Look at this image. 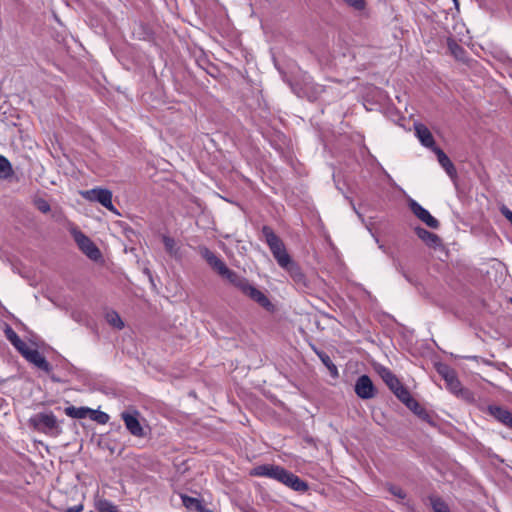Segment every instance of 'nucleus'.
Returning a JSON list of instances; mask_svg holds the SVG:
<instances>
[{
  "label": "nucleus",
  "instance_id": "nucleus-9",
  "mask_svg": "<svg viewBox=\"0 0 512 512\" xmlns=\"http://www.w3.org/2000/svg\"><path fill=\"white\" fill-rule=\"evenodd\" d=\"M410 209L413 212V214L420 219L422 222H424L428 227L432 229H438L440 226L439 221L434 218L428 210H426L424 207H422L419 203H417L414 200H411Z\"/></svg>",
  "mask_w": 512,
  "mask_h": 512
},
{
  "label": "nucleus",
  "instance_id": "nucleus-14",
  "mask_svg": "<svg viewBox=\"0 0 512 512\" xmlns=\"http://www.w3.org/2000/svg\"><path fill=\"white\" fill-rule=\"evenodd\" d=\"M487 410L497 421L512 429V412L498 405H489Z\"/></svg>",
  "mask_w": 512,
  "mask_h": 512
},
{
  "label": "nucleus",
  "instance_id": "nucleus-37",
  "mask_svg": "<svg viewBox=\"0 0 512 512\" xmlns=\"http://www.w3.org/2000/svg\"><path fill=\"white\" fill-rule=\"evenodd\" d=\"M456 57H458V54H460V51H454Z\"/></svg>",
  "mask_w": 512,
  "mask_h": 512
},
{
  "label": "nucleus",
  "instance_id": "nucleus-12",
  "mask_svg": "<svg viewBox=\"0 0 512 512\" xmlns=\"http://www.w3.org/2000/svg\"><path fill=\"white\" fill-rule=\"evenodd\" d=\"M284 270L288 272L299 290L306 291L310 288V283L306 275L303 273L297 263L293 261L291 265H289V267L285 268Z\"/></svg>",
  "mask_w": 512,
  "mask_h": 512
},
{
  "label": "nucleus",
  "instance_id": "nucleus-34",
  "mask_svg": "<svg viewBox=\"0 0 512 512\" xmlns=\"http://www.w3.org/2000/svg\"><path fill=\"white\" fill-rule=\"evenodd\" d=\"M84 509V506L82 504H78L72 507H68L65 512H82Z\"/></svg>",
  "mask_w": 512,
  "mask_h": 512
},
{
  "label": "nucleus",
  "instance_id": "nucleus-4",
  "mask_svg": "<svg viewBox=\"0 0 512 512\" xmlns=\"http://www.w3.org/2000/svg\"><path fill=\"white\" fill-rule=\"evenodd\" d=\"M70 233L73 236L74 241L76 242L78 248L91 260L98 261L101 257V251L99 248L93 243V241L86 236L82 231H80L77 227L73 226L70 229Z\"/></svg>",
  "mask_w": 512,
  "mask_h": 512
},
{
  "label": "nucleus",
  "instance_id": "nucleus-36",
  "mask_svg": "<svg viewBox=\"0 0 512 512\" xmlns=\"http://www.w3.org/2000/svg\"><path fill=\"white\" fill-rule=\"evenodd\" d=\"M455 51H460L462 53L463 49L460 46L456 45V50Z\"/></svg>",
  "mask_w": 512,
  "mask_h": 512
},
{
  "label": "nucleus",
  "instance_id": "nucleus-2",
  "mask_svg": "<svg viewBox=\"0 0 512 512\" xmlns=\"http://www.w3.org/2000/svg\"><path fill=\"white\" fill-rule=\"evenodd\" d=\"M262 234L265 238L266 244L268 245L278 265L283 269L289 267L293 260L288 254L283 241L275 234L273 229L269 226L265 225L262 227Z\"/></svg>",
  "mask_w": 512,
  "mask_h": 512
},
{
  "label": "nucleus",
  "instance_id": "nucleus-7",
  "mask_svg": "<svg viewBox=\"0 0 512 512\" xmlns=\"http://www.w3.org/2000/svg\"><path fill=\"white\" fill-rule=\"evenodd\" d=\"M139 416L140 413L137 410L123 411L121 413V419L129 433L134 437L143 438L146 436V433L139 421Z\"/></svg>",
  "mask_w": 512,
  "mask_h": 512
},
{
  "label": "nucleus",
  "instance_id": "nucleus-10",
  "mask_svg": "<svg viewBox=\"0 0 512 512\" xmlns=\"http://www.w3.org/2000/svg\"><path fill=\"white\" fill-rule=\"evenodd\" d=\"M355 393L361 399H371L375 396V387L367 375H361L355 383Z\"/></svg>",
  "mask_w": 512,
  "mask_h": 512
},
{
  "label": "nucleus",
  "instance_id": "nucleus-19",
  "mask_svg": "<svg viewBox=\"0 0 512 512\" xmlns=\"http://www.w3.org/2000/svg\"><path fill=\"white\" fill-rule=\"evenodd\" d=\"M182 503L185 508L192 512H213L206 508L203 502L197 498H193L187 495H181Z\"/></svg>",
  "mask_w": 512,
  "mask_h": 512
},
{
  "label": "nucleus",
  "instance_id": "nucleus-26",
  "mask_svg": "<svg viewBox=\"0 0 512 512\" xmlns=\"http://www.w3.org/2000/svg\"><path fill=\"white\" fill-rule=\"evenodd\" d=\"M96 508L98 512H119L117 506L106 499L99 500L96 504Z\"/></svg>",
  "mask_w": 512,
  "mask_h": 512
},
{
  "label": "nucleus",
  "instance_id": "nucleus-27",
  "mask_svg": "<svg viewBox=\"0 0 512 512\" xmlns=\"http://www.w3.org/2000/svg\"><path fill=\"white\" fill-rule=\"evenodd\" d=\"M430 503L434 512H450L447 504L439 497H430Z\"/></svg>",
  "mask_w": 512,
  "mask_h": 512
},
{
  "label": "nucleus",
  "instance_id": "nucleus-28",
  "mask_svg": "<svg viewBox=\"0 0 512 512\" xmlns=\"http://www.w3.org/2000/svg\"><path fill=\"white\" fill-rule=\"evenodd\" d=\"M89 417L91 420L99 424H106L109 421V415L102 411L93 410L90 408Z\"/></svg>",
  "mask_w": 512,
  "mask_h": 512
},
{
  "label": "nucleus",
  "instance_id": "nucleus-11",
  "mask_svg": "<svg viewBox=\"0 0 512 512\" xmlns=\"http://www.w3.org/2000/svg\"><path fill=\"white\" fill-rule=\"evenodd\" d=\"M27 361L34 364L37 368L49 373L52 370L50 363L35 348L30 346L21 354Z\"/></svg>",
  "mask_w": 512,
  "mask_h": 512
},
{
  "label": "nucleus",
  "instance_id": "nucleus-1",
  "mask_svg": "<svg viewBox=\"0 0 512 512\" xmlns=\"http://www.w3.org/2000/svg\"><path fill=\"white\" fill-rule=\"evenodd\" d=\"M199 254L207 262V264L216 272L219 276L226 279L231 285L237 288L242 294L256 302L262 308L269 312L275 310V306L269 300V298L260 291L257 287L252 285L250 281L239 275L234 270L227 267L225 262L218 257L213 251L206 246L199 247Z\"/></svg>",
  "mask_w": 512,
  "mask_h": 512
},
{
  "label": "nucleus",
  "instance_id": "nucleus-25",
  "mask_svg": "<svg viewBox=\"0 0 512 512\" xmlns=\"http://www.w3.org/2000/svg\"><path fill=\"white\" fill-rule=\"evenodd\" d=\"M107 322L113 326L121 330L124 327V322L122 321L120 315L116 311H110L106 314Z\"/></svg>",
  "mask_w": 512,
  "mask_h": 512
},
{
  "label": "nucleus",
  "instance_id": "nucleus-13",
  "mask_svg": "<svg viewBox=\"0 0 512 512\" xmlns=\"http://www.w3.org/2000/svg\"><path fill=\"white\" fill-rule=\"evenodd\" d=\"M438 372L443 376V378L446 381L448 389L452 393L458 394L462 391L461 383L456 377L454 370H452L446 365H443L438 368Z\"/></svg>",
  "mask_w": 512,
  "mask_h": 512
},
{
  "label": "nucleus",
  "instance_id": "nucleus-18",
  "mask_svg": "<svg viewBox=\"0 0 512 512\" xmlns=\"http://www.w3.org/2000/svg\"><path fill=\"white\" fill-rule=\"evenodd\" d=\"M432 151L436 154L439 164L443 167L446 173L450 177H453L456 174V169L452 161L445 154V152L439 147H433Z\"/></svg>",
  "mask_w": 512,
  "mask_h": 512
},
{
  "label": "nucleus",
  "instance_id": "nucleus-16",
  "mask_svg": "<svg viewBox=\"0 0 512 512\" xmlns=\"http://www.w3.org/2000/svg\"><path fill=\"white\" fill-rule=\"evenodd\" d=\"M403 404H405V406L410 409L414 414H416L420 419L428 422V423H432V418L430 416V414L428 413V411L423 408L417 400H415L412 395L406 399Z\"/></svg>",
  "mask_w": 512,
  "mask_h": 512
},
{
  "label": "nucleus",
  "instance_id": "nucleus-21",
  "mask_svg": "<svg viewBox=\"0 0 512 512\" xmlns=\"http://www.w3.org/2000/svg\"><path fill=\"white\" fill-rule=\"evenodd\" d=\"M64 412L71 418L84 419L89 416L90 408L69 406L65 408Z\"/></svg>",
  "mask_w": 512,
  "mask_h": 512
},
{
  "label": "nucleus",
  "instance_id": "nucleus-29",
  "mask_svg": "<svg viewBox=\"0 0 512 512\" xmlns=\"http://www.w3.org/2000/svg\"><path fill=\"white\" fill-rule=\"evenodd\" d=\"M290 488L296 492L304 493L308 491L309 486L307 482H305L304 480L297 476V478L294 479L292 486Z\"/></svg>",
  "mask_w": 512,
  "mask_h": 512
},
{
  "label": "nucleus",
  "instance_id": "nucleus-6",
  "mask_svg": "<svg viewBox=\"0 0 512 512\" xmlns=\"http://www.w3.org/2000/svg\"><path fill=\"white\" fill-rule=\"evenodd\" d=\"M81 195L88 201L98 202L109 211L119 214L112 203V192L104 188H93L81 191Z\"/></svg>",
  "mask_w": 512,
  "mask_h": 512
},
{
  "label": "nucleus",
  "instance_id": "nucleus-20",
  "mask_svg": "<svg viewBox=\"0 0 512 512\" xmlns=\"http://www.w3.org/2000/svg\"><path fill=\"white\" fill-rule=\"evenodd\" d=\"M415 233L422 241L431 247L437 246L440 242L438 235L426 230L425 228L416 227Z\"/></svg>",
  "mask_w": 512,
  "mask_h": 512
},
{
  "label": "nucleus",
  "instance_id": "nucleus-23",
  "mask_svg": "<svg viewBox=\"0 0 512 512\" xmlns=\"http://www.w3.org/2000/svg\"><path fill=\"white\" fill-rule=\"evenodd\" d=\"M313 349L316 352V354L318 355V357L320 358L321 362L329 369L331 374L337 375L338 374L337 367L332 362V360L329 357V355L327 353L323 352V351L317 350L316 348H313Z\"/></svg>",
  "mask_w": 512,
  "mask_h": 512
},
{
  "label": "nucleus",
  "instance_id": "nucleus-22",
  "mask_svg": "<svg viewBox=\"0 0 512 512\" xmlns=\"http://www.w3.org/2000/svg\"><path fill=\"white\" fill-rule=\"evenodd\" d=\"M162 242L164 244L165 251L172 257H179V246L177 245L174 238L163 235Z\"/></svg>",
  "mask_w": 512,
  "mask_h": 512
},
{
  "label": "nucleus",
  "instance_id": "nucleus-8",
  "mask_svg": "<svg viewBox=\"0 0 512 512\" xmlns=\"http://www.w3.org/2000/svg\"><path fill=\"white\" fill-rule=\"evenodd\" d=\"M284 471L285 468L281 466L273 464H263L254 467L251 470L250 475L257 477H267L280 482Z\"/></svg>",
  "mask_w": 512,
  "mask_h": 512
},
{
  "label": "nucleus",
  "instance_id": "nucleus-31",
  "mask_svg": "<svg viewBox=\"0 0 512 512\" xmlns=\"http://www.w3.org/2000/svg\"><path fill=\"white\" fill-rule=\"evenodd\" d=\"M35 206L42 213H48L51 210L50 204L42 198L35 200Z\"/></svg>",
  "mask_w": 512,
  "mask_h": 512
},
{
  "label": "nucleus",
  "instance_id": "nucleus-24",
  "mask_svg": "<svg viewBox=\"0 0 512 512\" xmlns=\"http://www.w3.org/2000/svg\"><path fill=\"white\" fill-rule=\"evenodd\" d=\"M13 174L12 166L7 158L0 155V178L7 179Z\"/></svg>",
  "mask_w": 512,
  "mask_h": 512
},
{
  "label": "nucleus",
  "instance_id": "nucleus-3",
  "mask_svg": "<svg viewBox=\"0 0 512 512\" xmlns=\"http://www.w3.org/2000/svg\"><path fill=\"white\" fill-rule=\"evenodd\" d=\"M29 423L35 430L44 434L57 436L62 432L53 413H37L30 418Z\"/></svg>",
  "mask_w": 512,
  "mask_h": 512
},
{
  "label": "nucleus",
  "instance_id": "nucleus-5",
  "mask_svg": "<svg viewBox=\"0 0 512 512\" xmlns=\"http://www.w3.org/2000/svg\"><path fill=\"white\" fill-rule=\"evenodd\" d=\"M379 374L385 384L402 403L411 396L408 389L403 386L400 380L390 369L383 367L379 371Z\"/></svg>",
  "mask_w": 512,
  "mask_h": 512
},
{
  "label": "nucleus",
  "instance_id": "nucleus-17",
  "mask_svg": "<svg viewBox=\"0 0 512 512\" xmlns=\"http://www.w3.org/2000/svg\"><path fill=\"white\" fill-rule=\"evenodd\" d=\"M4 334L7 340L20 354H22L29 347L28 344L18 336V334L13 330L11 326H5Z\"/></svg>",
  "mask_w": 512,
  "mask_h": 512
},
{
  "label": "nucleus",
  "instance_id": "nucleus-33",
  "mask_svg": "<svg viewBox=\"0 0 512 512\" xmlns=\"http://www.w3.org/2000/svg\"><path fill=\"white\" fill-rule=\"evenodd\" d=\"M346 4L353 7L355 10H362L365 8L364 0H344Z\"/></svg>",
  "mask_w": 512,
  "mask_h": 512
},
{
  "label": "nucleus",
  "instance_id": "nucleus-35",
  "mask_svg": "<svg viewBox=\"0 0 512 512\" xmlns=\"http://www.w3.org/2000/svg\"><path fill=\"white\" fill-rule=\"evenodd\" d=\"M400 272L408 282L413 283L412 278L403 269H401Z\"/></svg>",
  "mask_w": 512,
  "mask_h": 512
},
{
  "label": "nucleus",
  "instance_id": "nucleus-30",
  "mask_svg": "<svg viewBox=\"0 0 512 512\" xmlns=\"http://www.w3.org/2000/svg\"><path fill=\"white\" fill-rule=\"evenodd\" d=\"M297 478V475L293 474L292 472H289L285 469L283 472L282 478L280 480V483L286 485L287 487H291L294 479Z\"/></svg>",
  "mask_w": 512,
  "mask_h": 512
},
{
  "label": "nucleus",
  "instance_id": "nucleus-15",
  "mask_svg": "<svg viewBox=\"0 0 512 512\" xmlns=\"http://www.w3.org/2000/svg\"><path fill=\"white\" fill-rule=\"evenodd\" d=\"M415 134L421 144L427 148H430L433 150V147H437L435 145V140L430 132V130L422 123H417L414 125Z\"/></svg>",
  "mask_w": 512,
  "mask_h": 512
},
{
  "label": "nucleus",
  "instance_id": "nucleus-38",
  "mask_svg": "<svg viewBox=\"0 0 512 512\" xmlns=\"http://www.w3.org/2000/svg\"><path fill=\"white\" fill-rule=\"evenodd\" d=\"M453 2H454L455 4H457V0H453Z\"/></svg>",
  "mask_w": 512,
  "mask_h": 512
},
{
  "label": "nucleus",
  "instance_id": "nucleus-32",
  "mask_svg": "<svg viewBox=\"0 0 512 512\" xmlns=\"http://www.w3.org/2000/svg\"><path fill=\"white\" fill-rule=\"evenodd\" d=\"M389 492L394 495L395 497H398L400 499H405L406 498V493L405 491L398 487V486H394V485H391L389 488H388Z\"/></svg>",
  "mask_w": 512,
  "mask_h": 512
}]
</instances>
